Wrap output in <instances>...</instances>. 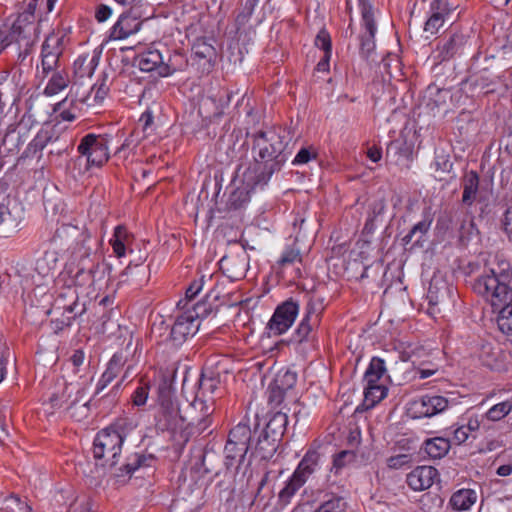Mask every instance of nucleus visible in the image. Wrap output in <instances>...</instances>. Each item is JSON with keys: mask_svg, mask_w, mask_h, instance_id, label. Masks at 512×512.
Instances as JSON below:
<instances>
[{"mask_svg": "<svg viewBox=\"0 0 512 512\" xmlns=\"http://www.w3.org/2000/svg\"><path fill=\"white\" fill-rule=\"evenodd\" d=\"M57 308L63 310L66 316V324L70 325L72 320L86 312L85 303H79V296L75 288L68 287L61 292L56 299Z\"/></svg>", "mask_w": 512, "mask_h": 512, "instance_id": "12", "label": "nucleus"}, {"mask_svg": "<svg viewBox=\"0 0 512 512\" xmlns=\"http://www.w3.org/2000/svg\"><path fill=\"white\" fill-rule=\"evenodd\" d=\"M354 458H355V455L353 452L347 451V450L341 451L340 453H338L334 456L332 469H334L335 473H337L347 463L353 461Z\"/></svg>", "mask_w": 512, "mask_h": 512, "instance_id": "53", "label": "nucleus"}, {"mask_svg": "<svg viewBox=\"0 0 512 512\" xmlns=\"http://www.w3.org/2000/svg\"><path fill=\"white\" fill-rule=\"evenodd\" d=\"M214 398L202 399L196 395L184 411V426L195 427L199 432L206 430L211 424V415L214 412Z\"/></svg>", "mask_w": 512, "mask_h": 512, "instance_id": "9", "label": "nucleus"}, {"mask_svg": "<svg viewBox=\"0 0 512 512\" xmlns=\"http://www.w3.org/2000/svg\"><path fill=\"white\" fill-rule=\"evenodd\" d=\"M476 226L472 218L468 216H464L461 225L459 227L460 238L464 239L473 234V231H476Z\"/></svg>", "mask_w": 512, "mask_h": 512, "instance_id": "61", "label": "nucleus"}, {"mask_svg": "<svg viewBox=\"0 0 512 512\" xmlns=\"http://www.w3.org/2000/svg\"><path fill=\"white\" fill-rule=\"evenodd\" d=\"M149 395V385L141 384L132 394V402L135 406H143L146 404Z\"/></svg>", "mask_w": 512, "mask_h": 512, "instance_id": "54", "label": "nucleus"}, {"mask_svg": "<svg viewBox=\"0 0 512 512\" xmlns=\"http://www.w3.org/2000/svg\"><path fill=\"white\" fill-rule=\"evenodd\" d=\"M347 502L340 496H332L321 503L315 512H346Z\"/></svg>", "mask_w": 512, "mask_h": 512, "instance_id": "44", "label": "nucleus"}, {"mask_svg": "<svg viewBox=\"0 0 512 512\" xmlns=\"http://www.w3.org/2000/svg\"><path fill=\"white\" fill-rule=\"evenodd\" d=\"M302 256L300 254V250L296 247H287L281 257L278 260V265L281 270L285 269L288 266L294 265L296 263H301Z\"/></svg>", "mask_w": 512, "mask_h": 512, "instance_id": "46", "label": "nucleus"}, {"mask_svg": "<svg viewBox=\"0 0 512 512\" xmlns=\"http://www.w3.org/2000/svg\"><path fill=\"white\" fill-rule=\"evenodd\" d=\"M450 441L444 437H435L425 441L424 450L432 459L443 458L450 450Z\"/></svg>", "mask_w": 512, "mask_h": 512, "instance_id": "30", "label": "nucleus"}, {"mask_svg": "<svg viewBox=\"0 0 512 512\" xmlns=\"http://www.w3.org/2000/svg\"><path fill=\"white\" fill-rule=\"evenodd\" d=\"M80 154L76 162L81 164L85 160L83 172L92 167H101L109 159L108 138L103 135L87 134L77 147Z\"/></svg>", "mask_w": 512, "mask_h": 512, "instance_id": "7", "label": "nucleus"}, {"mask_svg": "<svg viewBox=\"0 0 512 512\" xmlns=\"http://www.w3.org/2000/svg\"><path fill=\"white\" fill-rule=\"evenodd\" d=\"M138 67L145 72L156 70L160 75L161 66L164 62L162 53L157 49H148L140 53L136 58Z\"/></svg>", "mask_w": 512, "mask_h": 512, "instance_id": "21", "label": "nucleus"}, {"mask_svg": "<svg viewBox=\"0 0 512 512\" xmlns=\"http://www.w3.org/2000/svg\"><path fill=\"white\" fill-rule=\"evenodd\" d=\"M193 54L199 59H212L215 56V49L212 45L203 40H197L192 47Z\"/></svg>", "mask_w": 512, "mask_h": 512, "instance_id": "49", "label": "nucleus"}, {"mask_svg": "<svg viewBox=\"0 0 512 512\" xmlns=\"http://www.w3.org/2000/svg\"><path fill=\"white\" fill-rule=\"evenodd\" d=\"M385 371L386 367L384 360L379 357H373L364 374V380L366 383L379 382Z\"/></svg>", "mask_w": 512, "mask_h": 512, "instance_id": "40", "label": "nucleus"}, {"mask_svg": "<svg viewBox=\"0 0 512 512\" xmlns=\"http://www.w3.org/2000/svg\"><path fill=\"white\" fill-rule=\"evenodd\" d=\"M317 157V152L313 147H304L301 148L296 154L295 158L292 161L293 165H302L306 164L312 159Z\"/></svg>", "mask_w": 512, "mask_h": 512, "instance_id": "51", "label": "nucleus"}, {"mask_svg": "<svg viewBox=\"0 0 512 512\" xmlns=\"http://www.w3.org/2000/svg\"><path fill=\"white\" fill-rule=\"evenodd\" d=\"M304 484L305 482L292 474L278 494L279 501L284 505L290 503L292 497Z\"/></svg>", "mask_w": 512, "mask_h": 512, "instance_id": "36", "label": "nucleus"}, {"mask_svg": "<svg viewBox=\"0 0 512 512\" xmlns=\"http://www.w3.org/2000/svg\"><path fill=\"white\" fill-rule=\"evenodd\" d=\"M251 438L252 430L246 422L242 421L230 430L224 447L225 466L227 469L233 467L236 470L239 469L251 448Z\"/></svg>", "mask_w": 512, "mask_h": 512, "instance_id": "6", "label": "nucleus"}, {"mask_svg": "<svg viewBox=\"0 0 512 512\" xmlns=\"http://www.w3.org/2000/svg\"><path fill=\"white\" fill-rule=\"evenodd\" d=\"M449 401L441 395L427 394L409 403L408 412L412 418L433 417L444 412Z\"/></svg>", "mask_w": 512, "mask_h": 512, "instance_id": "10", "label": "nucleus"}, {"mask_svg": "<svg viewBox=\"0 0 512 512\" xmlns=\"http://www.w3.org/2000/svg\"><path fill=\"white\" fill-rule=\"evenodd\" d=\"M438 471L432 466H419L407 475V484L414 491H422L430 488Z\"/></svg>", "mask_w": 512, "mask_h": 512, "instance_id": "15", "label": "nucleus"}, {"mask_svg": "<svg viewBox=\"0 0 512 512\" xmlns=\"http://www.w3.org/2000/svg\"><path fill=\"white\" fill-rule=\"evenodd\" d=\"M222 272L232 281L245 277L248 268V256L245 253L239 255L224 256L219 261Z\"/></svg>", "mask_w": 512, "mask_h": 512, "instance_id": "14", "label": "nucleus"}, {"mask_svg": "<svg viewBox=\"0 0 512 512\" xmlns=\"http://www.w3.org/2000/svg\"><path fill=\"white\" fill-rule=\"evenodd\" d=\"M496 460H500V461L504 462L502 465H500L497 468V471H496L497 475H499L501 477H507L512 474V455L508 456L506 458V456L504 454H501V455H498Z\"/></svg>", "mask_w": 512, "mask_h": 512, "instance_id": "59", "label": "nucleus"}, {"mask_svg": "<svg viewBox=\"0 0 512 512\" xmlns=\"http://www.w3.org/2000/svg\"><path fill=\"white\" fill-rule=\"evenodd\" d=\"M10 199L3 185H0V224L4 221V217L9 214L8 205Z\"/></svg>", "mask_w": 512, "mask_h": 512, "instance_id": "63", "label": "nucleus"}, {"mask_svg": "<svg viewBox=\"0 0 512 512\" xmlns=\"http://www.w3.org/2000/svg\"><path fill=\"white\" fill-rule=\"evenodd\" d=\"M455 8L449 0H432L430 5L431 15L425 23L424 31L434 35L443 26L447 16Z\"/></svg>", "mask_w": 512, "mask_h": 512, "instance_id": "13", "label": "nucleus"}, {"mask_svg": "<svg viewBox=\"0 0 512 512\" xmlns=\"http://www.w3.org/2000/svg\"><path fill=\"white\" fill-rule=\"evenodd\" d=\"M320 458V453L316 449H309L293 474L306 483L309 477L316 471Z\"/></svg>", "mask_w": 512, "mask_h": 512, "instance_id": "18", "label": "nucleus"}, {"mask_svg": "<svg viewBox=\"0 0 512 512\" xmlns=\"http://www.w3.org/2000/svg\"><path fill=\"white\" fill-rule=\"evenodd\" d=\"M70 83L68 74L64 71H56L53 73L51 78L49 79L45 89L44 94L46 96H53L63 91L68 87Z\"/></svg>", "mask_w": 512, "mask_h": 512, "instance_id": "34", "label": "nucleus"}, {"mask_svg": "<svg viewBox=\"0 0 512 512\" xmlns=\"http://www.w3.org/2000/svg\"><path fill=\"white\" fill-rule=\"evenodd\" d=\"M279 442V440L261 431L254 447L251 446L250 448L252 449V455L260 460L271 459L278 449Z\"/></svg>", "mask_w": 512, "mask_h": 512, "instance_id": "17", "label": "nucleus"}, {"mask_svg": "<svg viewBox=\"0 0 512 512\" xmlns=\"http://www.w3.org/2000/svg\"><path fill=\"white\" fill-rule=\"evenodd\" d=\"M186 66V60L181 53H174L170 55L167 61L164 60L161 66L160 76L167 77L174 72L182 70Z\"/></svg>", "mask_w": 512, "mask_h": 512, "instance_id": "39", "label": "nucleus"}, {"mask_svg": "<svg viewBox=\"0 0 512 512\" xmlns=\"http://www.w3.org/2000/svg\"><path fill=\"white\" fill-rule=\"evenodd\" d=\"M68 103L70 106L74 104V99H71L69 101V97H66L64 100L57 103L55 107V111H59V115L62 120L64 121H73L76 118L75 113L73 112V109L67 108Z\"/></svg>", "mask_w": 512, "mask_h": 512, "instance_id": "50", "label": "nucleus"}, {"mask_svg": "<svg viewBox=\"0 0 512 512\" xmlns=\"http://www.w3.org/2000/svg\"><path fill=\"white\" fill-rule=\"evenodd\" d=\"M316 326H318V324H315L311 321H308V320L302 318V320L300 321L299 325L297 326V328L293 334L292 341L300 344L303 342H308L310 340H313V338H314L313 329Z\"/></svg>", "mask_w": 512, "mask_h": 512, "instance_id": "41", "label": "nucleus"}, {"mask_svg": "<svg viewBox=\"0 0 512 512\" xmlns=\"http://www.w3.org/2000/svg\"><path fill=\"white\" fill-rule=\"evenodd\" d=\"M87 388L86 386L69 384L65 387L64 394L67 395V409L72 410L77 404H81L83 412L88 410L89 399L85 397Z\"/></svg>", "mask_w": 512, "mask_h": 512, "instance_id": "28", "label": "nucleus"}, {"mask_svg": "<svg viewBox=\"0 0 512 512\" xmlns=\"http://www.w3.org/2000/svg\"><path fill=\"white\" fill-rule=\"evenodd\" d=\"M50 137L47 132L38 133L35 138L28 144L25 153L26 155L35 154L42 151L48 144Z\"/></svg>", "mask_w": 512, "mask_h": 512, "instance_id": "48", "label": "nucleus"}, {"mask_svg": "<svg viewBox=\"0 0 512 512\" xmlns=\"http://www.w3.org/2000/svg\"><path fill=\"white\" fill-rule=\"evenodd\" d=\"M315 45L324 53H331V38L326 30H320L315 38Z\"/></svg>", "mask_w": 512, "mask_h": 512, "instance_id": "58", "label": "nucleus"}, {"mask_svg": "<svg viewBox=\"0 0 512 512\" xmlns=\"http://www.w3.org/2000/svg\"><path fill=\"white\" fill-rule=\"evenodd\" d=\"M321 310L322 308L320 304H316L313 301H309L306 306V313L303 318L315 324H319Z\"/></svg>", "mask_w": 512, "mask_h": 512, "instance_id": "55", "label": "nucleus"}, {"mask_svg": "<svg viewBox=\"0 0 512 512\" xmlns=\"http://www.w3.org/2000/svg\"><path fill=\"white\" fill-rule=\"evenodd\" d=\"M493 308L499 309L497 324L500 331L507 337L512 338V303H504L499 307Z\"/></svg>", "mask_w": 512, "mask_h": 512, "instance_id": "35", "label": "nucleus"}, {"mask_svg": "<svg viewBox=\"0 0 512 512\" xmlns=\"http://www.w3.org/2000/svg\"><path fill=\"white\" fill-rule=\"evenodd\" d=\"M466 43V39L461 34L452 35L447 41L438 47L442 60H448L457 54Z\"/></svg>", "mask_w": 512, "mask_h": 512, "instance_id": "33", "label": "nucleus"}, {"mask_svg": "<svg viewBox=\"0 0 512 512\" xmlns=\"http://www.w3.org/2000/svg\"><path fill=\"white\" fill-rule=\"evenodd\" d=\"M450 293L448 284L440 277H433L430 281L427 299L431 306H437L447 299Z\"/></svg>", "mask_w": 512, "mask_h": 512, "instance_id": "22", "label": "nucleus"}, {"mask_svg": "<svg viewBox=\"0 0 512 512\" xmlns=\"http://www.w3.org/2000/svg\"><path fill=\"white\" fill-rule=\"evenodd\" d=\"M99 57L88 54L79 55L73 63V73L77 78L91 77L98 66Z\"/></svg>", "mask_w": 512, "mask_h": 512, "instance_id": "26", "label": "nucleus"}, {"mask_svg": "<svg viewBox=\"0 0 512 512\" xmlns=\"http://www.w3.org/2000/svg\"><path fill=\"white\" fill-rule=\"evenodd\" d=\"M256 6L257 5L250 3L248 1L245 2L243 9L239 12V14L236 17L237 29H241L246 25V23L251 18Z\"/></svg>", "mask_w": 512, "mask_h": 512, "instance_id": "52", "label": "nucleus"}, {"mask_svg": "<svg viewBox=\"0 0 512 512\" xmlns=\"http://www.w3.org/2000/svg\"><path fill=\"white\" fill-rule=\"evenodd\" d=\"M463 195L462 202L465 205H472L476 199V195L479 187V176L476 172L470 171L463 179Z\"/></svg>", "mask_w": 512, "mask_h": 512, "instance_id": "31", "label": "nucleus"}, {"mask_svg": "<svg viewBox=\"0 0 512 512\" xmlns=\"http://www.w3.org/2000/svg\"><path fill=\"white\" fill-rule=\"evenodd\" d=\"M297 382V375L294 372L286 371L284 374L279 375L273 384L272 393L278 392V401L283 400V394L285 391L294 387Z\"/></svg>", "mask_w": 512, "mask_h": 512, "instance_id": "37", "label": "nucleus"}, {"mask_svg": "<svg viewBox=\"0 0 512 512\" xmlns=\"http://www.w3.org/2000/svg\"><path fill=\"white\" fill-rule=\"evenodd\" d=\"M362 24L365 32L361 35V49L370 53L374 49V37L376 33V25L374 20V12H361Z\"/></svg>", "mask_w": 512, "mask_h": 512, "instance_id": "23", "label": "nucleus"}, {"mask_svg": "<svg viewBox=\"0 0 512 512\" xmlns=\"http://www.w3.org/2000/svg\"><path fill=\"white\" fill-rule=\"evenodd\" d=\"M219 383V379L215 377H207L205 374H202L196 395H199L202 399L213 398V394L218 389Z\"/></svg>", "mask_w": 512, "mask_h": 512, "instance_id": "42", "label": "nucleus"}, {"mask_svg": "<svg viewBox=\"0 0 512 512\" xmlns=\"http://www.w3.org/2000/svg\"><path fill=\"white\" fill-rule=\"evenodd\" d=\"M411 461V458L407 454H399L395 456H391L387 459V465L392 469H400L405 465H408Z\"/></svg>", "mask_w": 512, "mask_h": 512, "instance_id": "60", "label": "nucleus"}, {"mask_svg": "<svg viewBox=\"0 0 512 512\" xmlns=\"http://www.w3.org/2000/svg\"><path fill=\"white\" fill-rule=\"evenodd\" d=\"M152 124H153V114H152V111L147 109L140 116L138 125L142 127L143 133L146 134L151 129Z\"/></svg>", "mask_w": 512, "mask_h": 512, "instance_id": "64", "label": "nucleus"}, {"mask_svg": "<svg viewBox=\"0 0 512 512\" xmlns=\"http://www.w3.org/2000/svg\"><path fill=\"white\" fill-rule=\"evenodd\" d=\"M512 411V402L504 401L492 406L485 414L490 421H499Z\"/></svg>", "mask_w": 512, "mask_h": 512, "instance_id": "45", "label": "nucleus"}, {"mask_svg": "<svg viewBox=\"0 0 512 512\" xmlns=\"http://www.w3.org/2000/svg\"><path fill=\"white\" fill-rule=\"evenodd\" d=\"M434 169L436 179L442 180L444 175L450 172L452 163L449 160V156L444 153L436 154L434 161L431 166Z\"/></svg>", "mask_w": 512, "mask_h": 512, "instance_id": "43", "label": "nucleus"}, {"mask_svg": "<svg viewBox=\"0 0 512 512\" xmlns=\"http://www.w3.org/2000/svg\"><path fill=\"white\" fill-rule=\"evenodd\" d=\"M385 208H386V204L383 199H379L371 205V210H370L369 216L366 220L364 230H366L368 232H372L374 230V222L378 216H380L384 213Z\"/></svg>", "mask_w": 512, "mask_h": 512, "instance_id": "47", "label": "nucleus"}, {"mask_svg": "<svg viewBox=\"0 0 512 512\" xmlns=\"http://www.w3.org/2000/svg\"><path fill=\"white\" fill-rule=\"evenodd\" d=\"M287 425V416L284 413H275L267 422L263 432L272 436L279 441H281L282 436L285 433Z\"/></svg>", "mask_w": 512, "mask_h": 512, "instance_id": "32", "label": "nucleus"}, {"mask_svg": "<svg viewBox=\"0 0 512 512\" xmlns=\"http://www.w3.org/2000/svg\"><path fill=\"white\" fill-rule=\"evenodd\" d=\"M387 395V388L379 384L378 382L366 383L364 389L365 401L369 403V406H374Z\"/></svg>", "mask_w": 512, "mask_h": 512, "instance_id": "38", "label": "nucleus"}, {"mask_svg": "<svg viewBox=\"0 0 512 512\" xmlns=\"http://www.w3.org/2000/svg\"><path fill=\"white\" fill-rule=\"evenodd\" d=\"M37 6V0H32L26 10L21 13L12 25V33L17 34V37H27V32L32 26L34 12Z\"/></svg>", "mask_w": 512, "mask_h": 512, "instance_id": "25", "label": "nucleus"}, {"mask_svg": "<svg viewBox=\"0 0 512 512\" xmlns=\"http://www.w3.org/2000/svg\"><path fill=\"white\" fill-rule=\"evenodd\" d=\"M477 501V493L472 489H460L452 494L450 505L458 511H466Z\"/></svg>", "mask_w": 512, "mask_h": 512, "instance_id": "29", "label": "nucleus"}, {"mask_svg": "<svg viewBox=\"0 0 512 512\" xmlns=\"http://www.w3.org/2000/svg\"><path fill=\"white\" fill-rule=\"evenodd\" d=\"M156 426L161 431H176L184 427V411L181 410L179 401L171 381L163 379L157 388V412Z\"/></svg>", "mask_w": 512, "mask_h": 512, "instance_id": "4", "label": "nucleus"}, {"mask_svg": "<svg viewBox=\"0 0 512 512\" xmlns=\"http://www.w3.org/2000/svg\"><path fill=\"white\" fill-rule=\"evenodd\" d=\"M65 34L50 33L44 40L41 48V73L46 78L49 73L58 69L60 58L65 47Z\"/></svg>", "mask_w": 512, "mask_h": 512, "instance_id": "8", "label": "nucleus"}, {"mask_svg": "<svg viewBox=\"0 0 512 512\" xmlns=\"http://www.w3.org/2000/svg\"><path fill=\"white\" fill-rule=\"evenodd\" d=\"M140 28L141 22L137 17L123 13L111 28L110 38L113 40H123L138 32Z\"/></svg>", "mask_w": 512, "mask_h": 512, "instance_id": "16", "label": "nucleus"}, {"mask_svg": "<svg viewBox=\"0 0 512 512\" xmlns=\"http://www.w3.org/2000/svg\"><path fill=\"white\" fill-rule=\"evenodd\" d=\"M205 303H196L191 308L177 315L170 331V340L175 346H181L192 338L200 328V319L209 314Z\"/></svg>", "mask_w": 512, "mask_h": 512, "instance_id": "5", "label": "nucleus"}, {"mask_svg": "<svg viewBox=\"0 0 512 512\" xmlns=\"http://www.w3.org/2000/svg\"><path fill=\"white\" fill-rule=\"evenodd\" d=\"M205 283V276H201L198 280L193 281L186 289V298L190 301L202 290Z\"/></svg>", "mask_w": 512, "mask_h": 512, "instance_id": "62", "label": "nucleus"}, {"mask_svg": "<svg viewBox=\"0 0 512 512\" xmlns=\"http://www.w3.org/2000/svg\"><path fill=\"white\" fill-rule=\"evenodd\" d=\"M431 220L424 219L413 226L410 232L404 237V241L406 243L410 242L414 235L417 233L420 234V237L423 236L430 228Z\"/></svg>", "mask_w": 512, "mask_h": 512, "instance_id": "56", "label": "nucleus"}, {"mask_svg": "<svg viewBox=\"0 0 512 512\" xmlns=\"http://www.w3.org/2000/svg\"><path fill=\"white\" fill-rule=\"evenodd\" d=\"M135 427L133 420L120 418L97 433L93 442V457L96 466L102 468L103 472L116 466L123 442Z\"/></svg>", "mask_w": 512, "mask_h": 512, "instance_id": "2", "label": "nucleus"}, {"mask_svg": "<svg viewBox=\"0 0 512 512\" xmlns=\"http://www.w3.org/2000/svg\"><path fill=\"white\" fill-rule=\"evenodd\" d=\"M133 241V235L123 225H118L114 229L112 238L109 240L114 254L118 257H124L127 249Z\"/></svg>", "mask_w": 512, "mask_h": 512, "instance_id": "19", "label": "nucleus"}, {"mask_svg": "<svg viewBox=\"0 0 512 512\" xmlns=\"http://www.w3.org/2000/svg\"><path fill=\"white\" fill-rule=\"evenodd\" d=\"M501 227L509 241H512V205L507 207L501 218Z\"/></svg>", "mask_w": 512, "mask_h": 512, "instance_id": "57", "label": "nucleus"}, {"mask_svg": "<svg viewBox=\"0 0 512 512\" xmlns=\"http://www.w3.org/2000/svg\"><path fill=\"white\" fill-rule=\"evenodd\" d=\"M110 90L108 75L103 73L101 78L91 87L90 92L80 99V102L87 106L102 102Z\"/></svg>", "mask_w": 512, "mask_h": 512, "instance_id": "24", "label": "nucleus"}, {"mask_svg": "<svg viewBox=\"0 0 512 512\" xmlns=\"http://www.w3.org/2000/svg\"><path fill=\"white\" fill-rule=\"evenodd\" d=\"M125 364V359L121 353H116L108 362L107 368L98 381L96 393L101 392L109 385L121 372Z\"/></svg>", "mask_w": 512, "mask_h": 512, "instance_id": "20", "label": "nucleus"}, {"mask_svg": "<svg viewBox=\"0 0 512 512\" xmlns=\"http://www.w3.org/2000/svg\"><path fill=\"white\" fill-rule=\"evenodd\" d=\"M299 313V305L293 300H288L279 305L270 321L268 329L274 335H281L286 332L294 323Z\"/></svg>", "mask_w": 512, "mask_h": 512, "instance_id": "11", "label": "nucleus"}, {"mask_svg": "<svg viewBox=\"0 0 512 512\" xmlns=\"http://www.w3.org/2000/svg\"><path fill=\"white\" fill-rule=\"evenodd\" d=\"M512 265L506 260H499L496 267L484 270L476 278L473 290L490 302L492 307H499L512 302Z\"/></svg>", "mask_w": 512, "mask_h": 512, "instance_id": "3", "label": "nucleus"}, {"mask_svg": "<svg viewBox=\"0 0 512 512\" xmlns=\"http://www.w3.org/2000/svg\"><path fill=\"white\" fill-rule=\"evenodd\" d=\"M247 138L251 141L253 162L237 170L234 182L239 181L241 184L230 196V202L235 207L249 201L250 193L257 186L266 185L288 159L285 152L286 132L281 127L271 126L247 132Z\"/></svg>", "mask_w": 512, "mask_h": 512, "instance_id": "1", "label": "nucleus"}, {"mask_svg": "<svg viewBox=\"0 0 512 512\" xmlns=\"http://www.w3.org/2000/svg\"><path fill=\"white\" fill-rule=\"evenodd\" d=\"M153 458L151 456L146 457L145 455L134 453L130 455L125 463L116 469L114 472L115 477L117 478H125L129 477L135 470L142 466H149L150 464L147 461H152Z\"/></svg>", "mask_w": 512, "mask_h": 512, "instance_id": "27", "label": "nucleus"}]
</instances>
